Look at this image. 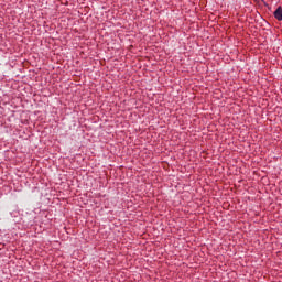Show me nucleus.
I'll use <instances>...</instances> for the list:
<instances>
[{
  "mask_svg": "<svg viewBox=\"0 0 282 282\" xmlns=\"http://www.w3.org/2000/svg\"><path fill=\"white\" fill-rule=\"evenodd\" d=\"M274 17L278 21H282V8L278 7V9L274 11Z\"/></svg>",
  "mask_w": 282,
  "mask_h": 282,
  "instance_id": "obj_1",
  "label": "nucleus"
}]
</instances>
